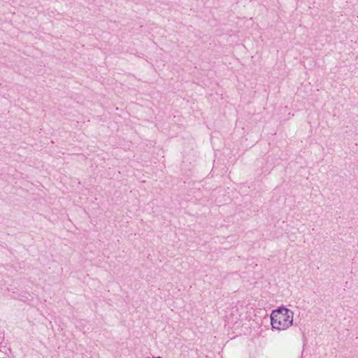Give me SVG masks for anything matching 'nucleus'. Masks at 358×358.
Segmentation results:
<instances>
[{
	"label": "nucleus",
	"mask_w": 358,
	"mask_h": 358,
	"mask_svg": "<svg viewBox=\"0 0 358 358\" xmlns=\"http://www.w3.org/2000/svg\"><path fill=\"white\" fill-rule=\"evenodd\" d=\"M270 317L273 329L285 331L293 324L294 313L287 308L282 307L273 310Z\"/></svg>",
	"instance_id": "1"
}]
</instances>
